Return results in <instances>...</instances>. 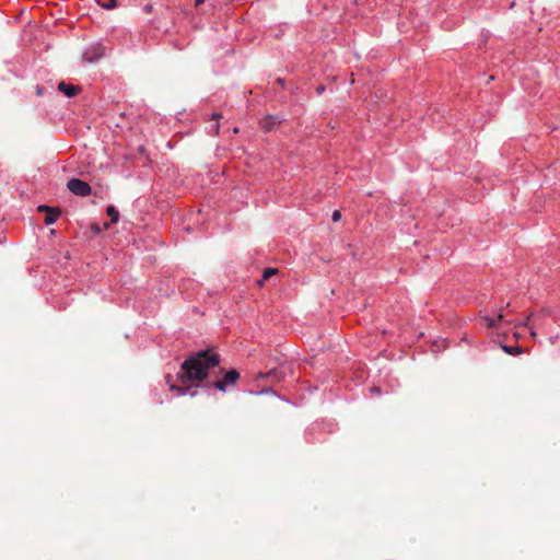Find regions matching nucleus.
Segmentation results:
<instances>
[{
    "label": "nucleus",
    "mask_w": 560,
    "mask_h": 560,
    "mask_svg": "<svg viewBox=\"0 0 560 560\" xmlns=\"http://www.w3.org/2000/svg\"><path fill=\"white\" fill-rule=\"evenodd\" d=\"M170 388H171V390H178L180 395H184L186 393V390L184 388H180L173 384L170 385Z\"/></svg>",
    "instance_id": "2eb2a0df"
},
{
    "label": "nucleus",
    "mask_w": 560,
    "mask_h": 560,
    "mask_svg": "<svg viewBox=\"0 0 560 560\" xmlns=\"http://www.w3.org/2000/svg\"><path fill=\"white\" fill-rule=\"evenodd\" d=\"M240 380V373L236 370L228 371L219 381L208 383V387L217 388L220 392H225L229 386L235 385Z\"/></svg>",
    "instance_id": "f03ea898"
},
{
    "label": "nucleus",
    "mask_w": 560,
    "mask_h": 560,
    "mask_svg": "<svg viewBox=\"0 0 560 560\" xmlns=\"http://www.w3.org/2000/svg\"><path fill=\"white\" fill-rule=\"evenodd\" d=\"M143 11L148 14L152 13L153 11V5L151 3H148L143 7Z\"/></svg>",
    "instance_id": "dca6fc26"
},
{
    "label": "nucleus",
    "mask_w": 560,
    "mask_h": 560,
    "mask_svg": "<svg viewBox=\"0 0 560 560\" xmlns=\"http://www.w3.org/2000/svg\"><path fill=\"white\" fill-rule=\"evenodd\" d=\"M35 210H60L59 207H51L48 205H39Z\"/></svg>",
    "instance_id": "ddd939ff"
},
{
    "label": "nucleus",
    "mask_w": 560,
    "mask_h": 560,
    "mask_svg": "<svg viewBox=\"0 0 560 560\" xmlns=\"http://www.w3.org/2000/svg\"><path fill=\"white\" fill-rule=\"evenodd\" d=\"M220 364V355L210 350H201L188 357L180 366L178 380L186 382H202L208 377L209 370Z\"/></svg>",
    "instance_id": "f257e3e1"
},
{
    "label": "nucleus",
    "mask_w": 560,
    "mask_h": 560,
    "mask_svg": "<svg viewBox=\"0 0 560 560\" xmlns=\"http://www.w3.org/2000/svg\"><path fill=\"white\" fill-rule=\"evenodd\" d=\"M504 350L509 353H513V349L509 348V347H504Z\"/></svg>",
    "instance_id": "4be33fe9"
},
{
    "label": "nucleus",
    "mask_w": 560,
    "mask_h": 560,
    "mask_svg": "<svg viewBox=\"0 0 560 560\" xmlns=\"http://www.w3.org/2000/svg\"><path fill=\"white\" fill-rule=\"evenodd\" d=\"M503 319V314L502 312L500 311L498 316L494 318V317H490V316H487V315H482L481 316V320L488 326V327H495L497 324L499 322H501Z\"/></svg>",
    "instance_id": "6e6552de"
},
{
    "label": "nucleus",
    "mask_w": 560,
    "mask_h": 560,
    "mask_svg": "<svg viewBox=\"0 0 560 560\" xmlns=\"http://www.w3.org/2000/svg\"><path fill=\"white\" fill-rule=\"evenodd\" d=\"M68 189L75 196L86 197L91 195L92 188L90 184L80 178H71L67 183Z\"/></svg>",
    "instance_id": "7ed1b4c3"
},
{
    "label": "nucleus",
    "mask_w": 560,
    "mask_h": 560,
    "mask_svg": "<svg viewBox=\"0 0 560 560\" xmlns=\"http://www.w3.org/2000/svg\"><path fill=\"white\" fill-rule=\"evenodd\" d=\"M276 82H277V83H278L282 89H284V86H285V84H284V79H282V78H278V79L276 80Z\"/></svg>",
    "instance_id": "6ab92c4d"
},
{
    "label": "nucleus",
    "mask_w": 560,
    "mask_h": 560,
    "mask_svg": "<svg viewBox=\"0 0 560 560\" xmlns=\"http://www.w3.org/2000/svg\"><path fill=\"white\" fill-rule=\"evenodd\" d=\"M221 117H222V114H220V113H213L212 114L211 118L213 120H215V124L212 126L214 135H219V131H220L219 120H220Z\"/></svg>",
    "instance_id": "f8f14e48"
},
{
    "label": "nucleus",
    "mask_w": 560,
    "mask_h": 560,
    "mask_svg": "<svg viewBox=\"0 0 560 560\" xmlns=\"http://www.w3.org/2000/svg\"><path fill=\"white\" fill-rule=\"evenodd\" d=\"M530 318H532V315H529V316L526 318V320L524 322V324H523V325H524V326H528V325H529V320H530Z\"/></svg>",
    "instance_id": "aec40b11"
},
{
    "label": "nucleus",
    "mask_w": 560,
    "mask_h": 560,
    "mask_svg": "<svg viewBox=\"0 0 560 560\" xmlns=\"http://www.w3.org/2000/svg\"><path fill=\"white\" fill-rule=\"evenodd\" d=\"M170 380H171V375H167V376H166V381H167V383H170Z\"/></svg>",
    "instance_id": "393cba45"
},
{
    "label": "nucleus",
    "mask_w": 560,
    "mask_h": 560,
    "mask_svg": "<svg viewBox=\"0 0 560 560\" xmlns=\"http://www.w3.org/2000/svg\"><path fill=\"white\" fill-rule=\"evenodd\" d=\"M137 151L140 155L144 156L147 161L149 160V155L147 154V149L144 145H139Z\"/></svg>",
    "instance_id": "4468645a"
},
{
    "label": "nucleus",
    "mask_w": 560,
    "mask_h": 560,
    "mask_svg": "<svg viewBox=\"0 0 560 560\" xmlns=\"http://www.w3.org/2000/svg\"><path fill=\"white\" fill-rule=\"evenodd\" d=\"M530 335H532L533 337H535V336H536V332H535L534 330H532V331H530Z\"/></svg>",
    "instance_id": "b1692460"
},
{
    "label": "nucleus",
    "mask_w": 560,
    "mask_h": 560,
    "mask_svg": "<svg viewBox=\"0 0 560 560\" xmlns=\"http://www.w3.org/2000/svg\"><path fill=\"white\" fill-rule=\"evenodd\" d=\"M340 218H341V212H332L331 220H332L334 222L339 221V220H340Z\"/></svg>",
    "instance_id": "f3484780"
},
{
    "label": "nucleus",
    "mask_w": 560,
    "mask_h": 560,
    "mask_svg": "<svg viewBox=\"0 0 560 560\" xmlns=\"http://www.w3.org/2000/svg\"><path fill=\"white\" fill-rule=\"evenodd\" d=\"M284 117L281 115H265L259 120V127L265 132L272 131L277 126H280L284 121Z\"/></svg>",
    "instance_id": "39448f33"
},
{
    "label": "nucleus",
    "mask_w": 560,
    "mask_h": 560,
    "mask_svg": "<svg viewBox=\"0 0 560 560\" xmlns=\"http://www.w3.org/2000/svg\"><path fill=\"white\" fill-rule=\"evenodd\" d=\"M104 55H105L104 46L101 44H95V45L88 47L84 50L82 58L84 61H86L89 63H94V62H97Z\"/></svg>",
    "instance_id": "20e7f679"
},
{
    "label": "nucleus",
    "mask_w": 560,
    "mask_h": 560,
    "mask_svg": "<svg viewBox=\"0 0 560 560\" xmlns=\"http://www.w3.org/2000/svg\"><path fill=\"white\" fill-rule=\"evenodd\" d=\"M106 210L112 211V210H116V209H115L113 206H108V207L106 208Z\"/></svg>",
    "instance_id": "5701e85b"
},
{
    "label": "nucleus",
    "mask_w": 560,
    "mask_h": 560,
    "mask_svg": "<svg viewBox=\"0 0 560 560\" xmlns=\"http://www.w3.org/2000/svg\"><path fill=\"white\" fill-rule=\"evenodd\" d=\"M325 90H326V89H325V86L320 84V85H318V86L316 88V93H317L318 95H322V94L325 92Z\"/></svg>",
    "instance_id": "a211bd4d"
},
{
    "label": "nucleus",
    "mask_w": 560,
    "mask_h": 560,
    "mask_svg": "<svg viewBox=\"0 0 560 560\" xmlns=\"http://www.w3.org/2000/svg\"><path fill=\"white\" fill-rule=\"evenodd\" d=\"M62 212H46L45 224L49 225L57 221Z\"/></svg>",
    "instance_id": "9b49d317"
},
{
    "label": "nucleus",
    "mask_w": 560,
    "mask_h": 560,
    "mask_svg": "<svg viewBox=\"0 0 560 560\" xmlns=\"http://www.w3.org/2000/svg\"><path fill=\"white\" fill-rule=\"evenodd\" d=\"M107 214L110 217V221L104 222L103 226H101L98 223H93L91 225V229L94 233H98L102 230H107L110 226V224L118 222L119 212H107Z\"/></svg>",
    "instance_id": "0eeeda50"
},
{
    "label": "nucleus",
    "mask_w": 560,
    "mask_h": 560,
    "mask_svg": "<svg viewBox=\"0 0 560 560\" xmlns=\"http://www.w3.org/2000/svg\"><path fill=\"white\" fill-rule=\"evenodd\" d=\"M58 91L62 92L68 97H73L81 92V88L78 85L69 84L61 81L58 84Z\"/></svg>",
    "instance_id": "423d86ee"
},
{
    "label": "nucleus",
    "mask_w": 560,
    "mask_h": 560,
    "mask_svg": "<svg viewBox=\"0 0 560 560\" xmlns=\"http://www.w3.org/2000/svg\"><path fill=\"white\" fill-rule=\"evenodd\" d=\"M278 273V269L276 268H266L262 273V279L258 280V285H262L264 281L270 279L272 276Z\"/></svg>",
    "instance_id": "1a4fd4ad"
},
{
    "label": "nucleus",
    "mask_w": 560,
    "mask_h": 560,
    "mask_svg": "<svg viewBox=\"0 0 560 560\" xmlns=\"http://www.w3.org/2000/svg\"><path fill=\"white\" fill-rule=\"evenodd\" d=\"M205 2V0H195V5L198 7L200 4H202Z\"/></svg>",
    "instance_id": "412c9836"
},
{
    "label": "nucleus",
    "mask_w": 560,
    "mask_h": 560,
    "mask_svg": "<svg viewBox=\"0 0 560 560\" xmlns=\"http://www.w3.org/2000/svg\"><path fill=\"white\" fill-rule=\"evenodd\" d=\"M97 2L98 5H101L102 8L106 9V10H112L114 8H116L117 3H116V0H95Z\"/></svg>",
    "instance_id": "9d476101"
}]
</instances>
